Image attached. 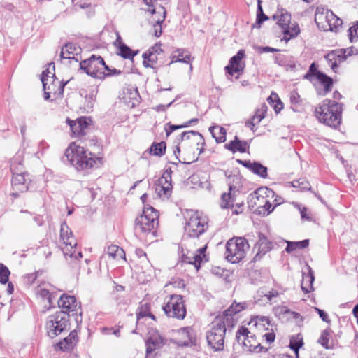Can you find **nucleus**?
Segmentation results:
<instances>
[{
    "label": "nucleus",
    "instance_id": "nucleus-30",
    "mask_svg": "<svg viewBox=\"0 0 358 358\" xmlns=\"http://www.w3.org/2000/svg\"><path fill=\"white\" fill-rule=\"evenodd\" d=\"M260 191L261 189H258L257 191H255L253 193L250 194V196L252 197V199L256 198L258 201L261 199V203H264V206L259 208V213L263 214L264 215H268L271 212H273V210L275 208V206L272 207L271 203L268 201L265 200L264 196L259 195Z\"/></svg>",
    "mask_w": 358,
    "mask_h": 358
},
{
    "label": "nucleus",
    "instance_id": "nucleus-44",
    "mask_svg": "<svg viewBox=\"0 0 358 358\" xmlns=\"http://www.w3.org/2000/svg\"><path fill=\"white\" fill-rule=\"evenodd\" d=\"M108 254L113 259H125V252L122 248L115 245H112L108 248Z\"/></svg>",
    "mask_w": 358,
    "mask_h": 358
},
{
    "label": "nucleus",
    "instance_id": "nucleus-40",
    "mask_svg": "<svg viewBox=\"0 0 358 358\" xmlns=\"http://www.w3.org/2000/svg\"><path fill=\"white\" fill-rule=\"evenodd\" d=\"M118 49L120 51L119 55L124 59H133L134 56L138 53V50L133 51L124 43H120L118 46Z\"/></svg>",
    "mask_w": 358,
    "mask_h": 358
},
{
    "label": "nucleus",
    "instance_id": "nucleus-13",
    "mask_svg": "<svg viewBox=\"0 0 358 358\" xmlns=\"http://www.w3.org/2000/svg\"><path fill=\"white\" fill-rule=\"evenodd\" d=\"M171 176L170 173H164L155 184V193L159 198L168 199L172 192Z\"/></svg>",
    "mask_w": 358,
    "mask_h": 358
},
{
    "label": "nucleus",
    "instance_id": "nucleus-34",
    "mask_svg": "<svg viewBox=\"0 0 358 358\" xmlns=\"http://www.w3.org/2000/svg\"><path fill=\"white\" fill-rule=\"evenodd\" d=\"M157 12L160 13H162V15L155 20V24H154L153 27L155 36L159 37L162 34V24L166 18V11L164 6L159 5L158 6Z\"/></svg>",
    "mask_w": 358,
    "mask_h": 358
},
{
    "label": "nucleus",
    "instance_id": "nucleus-16",
    "mask_svg": "<svg viewBox=\"0 0 358 358\" xmlns=\"http://www.w3.org/2000/svg\"><path fill=\"white\" fill-rule=\"evenodd\" d=\"M249 331L248 329L245 327H241L238 329L236 334V338L238 343H242L243 350L245 351L255 352L257 351L258 348H260V350L263 349V347L261 346L259 343L257 345H253L250 343V340L249 339Z\"/></svg>",
    "mask_w": 358,
    "mask_h": 358
},
{
    "label": "nucleus",
    "instance_id": "nucleus-14",
    "mask_svg": "<svg viewBox=\"0 0 358 358\" xmlns=\"http://www.w3.org/2000/svg\"><path fill=\"white\" fill-rule=\"evenodd\" d=\"M91 78L103 80L105 71H110L101 56L91 55Z\"/></svg>",
    "mask_w": 358,
    "mask_h": 358
},
{
    "label": "nucleus",
    "instance_id": "nucleus-61",
    "mask_svg": "<svg viewBox=\"0 0 358 358\" xmlns=\"http://www.w3.org/2000/svg\"><path fill=\"white\" fill-rule=\"evenodd\" d=\"M264 337L265 338L267 343H271L275 341V336L274 333L271 332L265 334Z\"/></svg>",
    "mask_w": 358,
    "mask_h": 358
},
{
    "label": "nucleus",
    "instance_id": "nucleus-12",
    "mask_svg": "<svg viewBox=\"0 0 358 358\" xmlns=\"http://www.w3.org/2000/svg\"><path fill=\"white\" fill-rule=\"evenodd\" d=\"M66 122L70 127L71 136L82 138L87 134L90 123L86 117L82 116L76 120L68 117Z\"/></svg>",
    "mask_w": 358,
    "mask_h": 358
},
{
    "label": "nucleus",
    "instance_id": "nucleus-9",
    "mask_svg": "<svg viewBox=\"0 0 358 358\" xmlns=\"http://www.w3.org/2000/svg\"><path fill=\"white\" fill-rule=\"evenodd\" d=\"M60 240L62 241L63 246L62 250L64 256H69L70 257H82V253L78 252V255L76 254L75 247L77 245V241L73 236L72 231L66 224V222H63L60 227Z\"/></svg>",
    "mask_w": 358,
    "mask_h": 358
},
{
    "label": "nucleus",
    "instance_id": "nucleus-50",
    "mask_svg": "<svg viewBox=\"0 0 358 358\" xmlns=\"http://www.w3.org/2000/svg\"><path fill=\"white\" fill-rule=\"evenodd\" d=\"M348 36L350 42L358 40V21L352 23V25L348 29Z\"/></svg>",
    "mask_w": 358,
    "mask_h": 358
},
{
    "label": "nucleus",
    "instance_id": "nucleus-35",
    "mask_svg": "<svg viewBox=\"0 0 358 358\" xmlns=\"http://www.w3.org/2000/svg\"><path fill=\"white\" fill-rule=\"evenodd\" d=\"M212 136L217 143H224L226 141V129L219 126H213L209 128Z\"/></svg>",
    "mask_w": 358,
    "mask_h": 358
},
{
    "label": "nucleus",
    "instance_id": "nucleus-46",
    "mask_svg": "<svg viewBox=\"0 0 358 358\" xmlns=\"http://www.w3.org/2000/svg\"><path fill=\"white\" fill-rule=\"evenodd\" d=\"M267 167L263 166L260 162H253V167L252 172L263 178H266L268 176Z\"/></svg>",
    "mask_w": 358,
    "mask_h": 358
},
{
    "label": "nucleus",
    "instance_id": "nucleus-17",
    "mask_svg": "<svg viewBox=\"0 0 358 358\" xmlns=\"http://www.w3.org/2000/svg\"><path fill=\"white\" fill-rule=\"evenodd\" d=\"M91 168H99L103 164L102 147L98 139L91 138Z\"/></svg>",
    "mask_w": 358,
    "mask_h": 358
},
{
    "label": "nucleus",
    "instance_id": "nucleus-58",
    "mask_svg": "<svg viewBox=\"0 0 358 358\" xmlns=\"http://www.w3.org/2000/svg\"><path fill=\"white\" fill-rule=\"evenodd\" d=\"M290 101L293 104H298V103H299L301 101V99H300V95L299 94V93L297 92L293 91L291 93V94H290Z\"/></svg>",
    "mask_w": 358,
    "mask_h": 358
},
{
    "label": "nucleus",
    "instance_id": "nucleus-33",
    "mask_svg": "<svg viewBox=\"0 0 358 358\" xmlns=\"http://www.w3.org/2000/svg\"><path fill=\"white\" fill-rule=\"evenodd\" d=\"M188 135H197L199 137V141H197L196 143L198 145H201V147L199 149V154H201L204 151V146H205V141L203 136L198 131H183L176 138V142L177 143H180V141H182L185 139V136Z\"/></svg>",
    "mask_w": 358,
    "mask_h": 358
},
{
    "label": "nucleus",
    "instance_id": "nucleus-55",
    "mask_svg": "<svg viewBox=\"0 0 358 358\" xmlns=\"http://www.w3.org/2000/svg\"><path fill=\"white\" fill-rule=\"evenodd\" d=\"M143 2L148 6L149 8L148 10V11L149 13H150L152 15H155L156 14L158 10V7L155 8V0H143Z\"/></svg>",
    "mask_w": 358,
    "mask_h": 358
},
{
    "label": "nucleus",
    "instance_id": "nucleus-56",
    "mask_svg": "<svg viewBox=\"0 0 358 358\" xmlns=\"http://www.w3.org/2000/svg\"><path fill=\"white\" fill-rule=\"evenodd\" d=\"M80 67L87 75H90V59L80 62Z\"/></svg>",
    "mask_w": 358,
    "mask_h": 358
},
{
    "label": "nucleus",
    "instance_id": "nucleus-24",
    "mask_svg": "<svg viewBox=\"0 0 358 358\" xmlns=\"http://www.w3.org/2000/svg\"><path fill=\"white\" fill-rule=\"evenodd\" d=\"M58 306L62 309L60 312H64L66 314L73 312L77 307V301L73 296L62 294L57 301Z\"/></svg>",
    "mask_w": 358,
    "mask_h": 358
},
{
    "label": "nucleus",
    "instance_id": "nucleus-36",
    "mask_svg": "<svg viewBox=\"0 0 358 358\" xmlns=\"http://www.w3.org/2000/svg\"><path fill=\"white\" fill-rule=\"evenodd\" d=\"M273 17L274 19H278L277 24L281 27L282 30L287 27L291 23V15L287 11L281 10L279 15L277 14Z\"/></svg>",
    "mask_w": 358,
    "mask_h": 358
},
{
    "label": "nucleus",
    "instance_id": "nucleus-21",
    "mask_svg": "<svg viewBox=\"0 0 358 358\" xmlns=\"http://www.w3.org/2000/svg\"><path fill=\"white\" fill-rule=\"evenodd\" d=\"M345 53V49H338L330 52L325 56L328 65L334 72H336L338 64L346 59Z\"/></svg>",
    "mask_w": 358,
    "mask_h": 358
},
{
    "label": "nucleus",
    "instance_id": "nucleus-19",
    "mask_svg": "<svg viewBox=\"0 0 358 358\" xmlns=\"http://www.w3.org/2000/svg\"><path fill=\"white\" fill-rule=\"evenodd\" d=\"M164 344V338L157 331L152 330L148 333L145 341L146 355L151 354L155 350L161 348Z\"/></svg>",
    "mask_w": 358,
    "mask_h": 358
},
{
    "label": "nucleus",
    "instance_id": "nucleus-54",
    "mask_svg": "<svg viewBox=\"0 0 358 358\" xmlns=\"http://www.w3.org/2000/svg\"><path fill=\"white\" fill-rule=\"evenodd\" d=\"M319 72L320 71L317 70L316 64L315 63H312L309 66L308 72L304 75L303 78L305 79H309L312 76H315L317 77V73Z\"/></svg>",
    "mask_w": 358,
    "mask_h": 358
},
{
    "label": "nucleus",
    "instance_id": "nucleus-26",
    "mask_svg": "<svg viewBox=\"0 0 358 358\" xmlns=\"http://www.w3.org/2000/svg\"><path fill=\"white\" fill-rule=\"evenodd\" d=\"M51 285L48 282H43L39 285L35 290L36 295L43 300H47L50 306L55 299L53 293L51 292Z\"/></svg>",
    "mask_w": 358,
    "mask_h": 358
},
{
    "label": "nucleus",
    "instance_id": "nucleus-52",
    "mask_svg": "<svg viewBox=\"0 0 358 358\" xmlns=\"http://www.w3.org/2000/svg\"><path fill=\"white\" fill-rule=\"evenodd\" d=\"M9 275L10 271L8 268L3 264H0V282L6 284L8 281Z\"/></svg>",
    "mask_w": 358,
    "mask_h": 358
},
{
    "label": "nucleus",
    "instance_id": "nucleus-32",
    "mask_svg": "<svg viewBox=\"0 0 358 358\" xmlns=\"http://www.w3.org/2000/svg\"><path fill=\"white\" fill-rule=\"evenodd\" d=\"M235 187L229 186V193H224L221 196L220 207L222 208H229L234 207L235 201Z\"/></svg>",
    "mask_w": 358,
    "mask_h": 358
},
{
    "label": "nucleus",
    "instance_id": "nucleus-5",
    "mask_svg": "<svg viewBox=\"0 0 358 358\" xmlns=\"http://www.w3.org/2000/svg\"><path fill=\"white\" fill-rule=\"evenodd\" d=\"M69 315L64 312H57L48 317L45 327L49 337L53 338L69 329Z\"/></svg>",
    "mask_w": 358,
    "mask_h": 358
},
{
    "label": "nucleus",
    "instance_id": "nucleus-51",
    "mask_svg": "<svg viewBox=\"0 0 358 358\" xmlns=\"http://www.w3.org/2000/svg\"><path fill=\"white\" fill-rule=\"evenodd\" d=\"M303 343L302 338L296 340L294 338L292 337L290 339L289 348L294 351L296 357H298L299 356V350L300 348L303 345Z\"/></svg>",
    "mask_w": 358,
    "mask_h": 358
},
{
    "label": "nucleus",
    "instance_id": "nucleus-60",
    "mask_svg": "<svg viewBox=\"0 0 358 358\" xmlns=\"http://www.w3.org/2000/svg\"><path fill=\"white\" fill-rule=\"evenodd\" d=\"M237 162L240 164H242L243 166L248 168L252 171L253 167V162H251L250 160L241 159H237Z\"/></svg>",
    "mask_w": 358,
    "mask_h": 358
},
{
    "label": "nucleus",
    "instance_id": "nucleus-63",
    "mask_svg": "<svg viewBox=\"0 0 358 358\" xmlns=\"http://www.w3.org/2000/svg\"><path fill=\"white\" fill-rule=\"evenodd\" d=\"M257 320L256 322L257 323L262 322L264 325V323H266L268 325H269V324H270L269 318L267 317H265V316H257Z\"/></svg>",
    "mask_w": 358,
    "mask_h": 358
},
{
    "label": "nucleus",
    "instance_id": "nucleus-8",
    "mask_svg": "<svg viewBox=\"0 0 358 358\" xmlns=\"http://www.w3.org/2000/svg\"><path fill=\"white\" fill-rule=\"evenodd\" d=\"M162 309L169 317L178 320H183L187 313L184 300L181 295H171Z\"/></svg>",
    "mask_w": 358,
    "mask_h": 358
},
{
    "label": "nucleus",
    "instance_id": "nucleus-29",
    "mask_svg": "<svg viewBox=\"0 0 358 358\" xmlns=\"http://www.w3.org/2000/svg\"><path fill=\"white\" fill-rule=\"evenodd\" d=\"M171 62L169 64V65H171L173 63L175 62H182L185 64H189L190 63V59H191V55L185 49H177L175 50L171 56Z\"/></svg>",
    "mask_w": 358,
    "mask_h": 358
},
{
    "label": "nucleus",
    "instance_id": "nucleus-57",
    "mask_svg": "<svg viewBox=\"0 0 358 358\" xmlns=\"http://www.w3.org/2000/svg\"><path fill=\"white\" fill-rule=\"evenodd\" d=\"M315 310L317 311V313H318V315H320V317L322 319V321L327 322V323H329L330 322V320L329 319V316L327 315V313L323 310H321L318 308H315Z\"/></svg>",
    "mask_w": 358,
    "mask_h": 358
},
{
    "label": "nucleus",
    "instance_id": "nucleus-10",
    "mask_svg": "<svg viewBox=\"0 0 358 358\" xmlns=\"http://www.w3.org/2000/svg\"><path fill=\"white\" fill-rule=\"evenodd\" d=\"M11 171L13 172L12 186L16 192H13L15 197L18 196V192H25L29 190L30 187V178L26 172L21 171L14 164H11Z\"/></svg>",
    "mask_w": 358,
    "mask_h": 358
},
{
    "label": "nucleus",
    "instance_id": "nucleus-15",
    "mask_svg": "<svg viewBox=\"0 0 358 358\" xmlns=\"http://www.w3.org/2000/svg\"><path fill=\"white\" fill-rule=\"evenodd\" d=\"M179 338L177 344L182 347L196 345V339L194 330L191 327H182L178 331Z\"/></svg>",
    "mask_w": 358,
    "mask_h": 358
},
{
    "label": "nucleus",
    "instance_id": "nucleus-11",
    "mask_svg": "<svg viewBox=\"0 0 358 358\" xmlns=\"http://www.w3.org/2000/svg\"><path fill=\"white\" fill-rule=\"evenodd\" d=\"M207 228V223L203 218L197 215L192 216L185 227V231L189 237H199Z\"/></svg>",
    "mask_w": 358,
    "mask_h": 358
},
{
    "label": "nucleus",
    "instance_id": "nucleus-23",
    "mask_svg": "<svg viewBox=\"0 0 358 358\" xmlns=\"http://www.w3.org/2000/svg\"><path fill=\"white\" fill-rule=\"evenodd\" d=\"M77 342V333L74 330L71 331L69 336L64 338L63 341L56 343L54 348L56 351L69 352L74 348Z\"/></svg>",
    "mask_w": 358,
    "mask_h": 358
},
{
    "label": "nucleus",
    "instance_id": "nucleus-18",
    "mask_svg": "<svg viewBox=\"0 0 358 358\" xmlns=\"http://www.w3.org/2000/svg\"><path fill=\"white\" fill-rule=\"evenodd\" d=\"M325 20L329 29L331 31H338L343 24V20L337 17L331 10H327L325 13L316 14L315 20Z\"/></svg>",
    "mask_w": 358,
    "mask_h": 358
},
{
    "label": "nucleus",
    "instance_id": "nucleus-7",
    "mask_svg": "<svg viewBox=\"0 0 358 358\" xmlns=\"http://www.w3.org/2000/svg\"><path fill=\"white\" fill-rule=\"evenodd\" d=\"M65 156L78 171L87 169L90 159L86 155V150L83 146L72 143L65 151Z\"/></svg>",
    "mask_w": 358,
    "mask_h": 358
},
{
    "label": "nucleus",
    "instance_id": "nucleus-38",
    "mask_svg": "<svg viewBox=\"0 0 358 358\" xmlns=\"http://www.w3.org/2000/svg\"><path fill=\"white\" fill-rule=\"evenodd\" d=\"M317 79L324 87V94L331 90L333 85V80L329 76L322 72L317 73Z\"/></svg>",
    "mask_w": 358,
    "mask_h": 358
},
{
    "label": "nucleus",
    "instance_id": "nucleus-22",
    "mask_svg": "<svg viewBox=\"0 0 358 358\" xmlns=\"http://www.w3.org/2000/svg\"><path fill=\"white\" fill-rule=\"evenodd\" d=\"M245 56V51L239 50L236 55L233 56L227 66H225L226 72L233 76L236 73L243 71V68L241 66V60Z\"/></svg>",
    "mask_w": 358,
    "mask_h": 358
},
{
    "label": "nucleus",
    "instance_id": "nucleus-59",
    "mask_svg": "<svg viewBox=\"0 0 358 358\" xmlns=\"http://www.w3.org/2000/svg\"><path fill=\"white\" fill-rule=\"evenodd\" d=\"M146 52H152L154 55H159L163 52V50L161 48L160 45L155 44V45L149 48V50Z\"/></svg>",
    "mask_w": 358,
    "mask_h": 358
},
{
    "label": "nucleus",
    "instance_id": "nucleus-64",
    "mask_svg": "<svg viewBox=\"0 0 358 358\" xmlns=\"http://www.w3.org/2000/svg\"><path fill=\"white\" fill-rule=\"evenodd\" d=\"M36 275L35 273H29L25 276V279L27 280V282L30 284L33 283L34 282V280H36Z\"/></svg>",
    "mask_w": 358,
    "mask_h": 358
},
{
    "label": "nucleus",
    "instance_id": "nucleus-45",
    "mask_svg": "<svg viewBox=\"0 0 358 358\" xmlns=\"http://www.w3.org/2000/svg\"><path fill=\"white\" fill-rule=\"evenodd\" d=\"M331 330L329 328L324 329L317 341V342L325 349H331V348L329 345V338L331 334Z\"/></svg>",
    "mask_w": 358,
    "mask_h": 358
},
{
    "label": "nucleus",
    "instance_id": "nucleus-27",
    "mask_svg": "<svg viewBox=\"0 0 358 358\" xmlns=\"http://www.w3.org/2000/svg\"><path fill=\"white\" fill-rule=\"evenodd\" d=\"M308 273H303V278L301 280V287L304 293L310 292L313 288V283L315 280L314 272L310 266L306 265Z\"/></svg>",
    "mask_w": 358,
    "mask_h": 358
},
{
    "label": "nucleus",
    "instance_id": "nucleus-25",
    "mask_svg": "<svg viewBox=\"0 0 358 358\" xmlns=\"http://www.w3.org/2000/svg\"><path fill=\"white\" fill-rule=\"evenodd\" d=\"M123 94L122 99L128 107L134 108L140 103L141 96L137 88H126Z\"/></svg>",
    "mask_w": 358,
    "mask_h": 358
},
{
    "label": "nucleus",
    "instance_id": "nucleus-62",
    "mask_svg": "<svg viewBox=\"0 0 358 358\" xmlns=\"http://www.w3.org/2000/svg\"><path fill=\"white\" fill-rule=\"evenodd\" d=\"M257 124L252 118L247 120L245 123V127L250 128L252 131H255V125Z\"/></svg>",
    "mask_w": 358,
    "mask_h": 358
},
{
    "label": "nucleus",
    "instance_id": "nucleus-6",
    "mask_svg": "<svg viewBox=\"0 0 358 358\" xmlns=\"http://www.w3.org/2000/svg\"><path fill=\"white\" fill-rule=\"evenodd\" d=\"M52 67L53 71L55 70L54 63L49 64L48 69L43 71L41 76V82L43 83V90H50L52 92V94L57 98L63 94L64 88L68 83L69 80L59 81L55 76V73H52L50 71V68Z\"/></svg>",
    "mask_w": 358,
    "mask_h": 358
},
{
    "label": "nucleus",
    "instance_id": "nucleus-47",
    "mask_svg": "<svg viewBox=\"0 0 358 358\" xmlns=\"http://www.w3.org/2000/svg\"><path fill=\"white\" fill-rule=\"evenodd\" d=\"M203 257L201 256V254L192 253L191 256L186 257L184 258L183 261L185 262H187L190 264H194L195 268L199 270L200 268L201 262L203 260Z\"/></svg>",
    "mask_w": 358,
    "mask_h": 358
},
{
    "label": "nucleus",
    "instance_id": "nucleus-49",
    "mask_svg": "<svg viewBox=\"0 0 358 358\" xmlns=\"http://www.w3.org/2000/svg\"><path fill=\"white\" fill-rule=\"evenodd\" d=\"M267 111V106L266 104H263L260 108H258L255 114L251 117L257 124H259L262 120L266 117Z\"/></svg>",
    "mask_w": 358,
    "mask_h": 358
},
{
    "label": "nucleus",
    "instance_id": "nucleus-3",
    "mask_svg": "<svg viewBox=\"0 0 358 358\" xmlns=\"http://www.w3.org/2000/svg\"><path fill=\"white\" fill-rule=\"evenodd\" d=\"M248 248L249 244L245 238H232L226 244L225 258L232 264L238 263L245 257Z\"/></svg>",
    "mask_w": 358,
    "mask_h": 358
},
{
    "label": "nucleus",
    "instance_id": "nucleus-37",
    "mask_svg": "<svg viewBox=\"0 0 358 358\" xmlns=\"http://www.w3.org/2000/svg\"><path fill=\"white\" fill-rule=\"evenodd\" d=\"M284 35L282 40L286 42L289 41L291 38L296 37L300 32V29L297 24H290L282 30Z\"/></svg>",
    "mask_w": 358,
    "mask_h": 358
},
{
    "label": "nucleus",
    "instance_id": "nucleus-31",
    "mask_svg": "<svg viewBox=\"0 0 358 358\" xmlns=\"http://www.w3.org/2000/svg\"><path fill=\"white\" fill-rule=\"evenodd\" d=\"M78 50L76 45L72 43H66L61 50L60 57L62 59H73L78 62L74 55H77L76 52Z\"/></svg>",
    "mask_w": 358,
    "mask_h": 358
},
{
    "label": "nucleus",
    "instance_id": "nucleus-2",
    "mask_svg": "<svg viewBox=\"0 0 358 358\" xmlns=\"http://www.w3.org/2000/svg\"><path fill=\"white\" fill-rule=\"evenodd\" d=\"M343 104L335 100L324 99L321 105L316 108L315 115L320 122L324 124L336 128L341 124Z\"/></svg>",
    "mask_w": 358,
    "mask_h": 358
},
{
    "label": "nucleus",
    "instance_id": "nucleus-1",
    "mask_svg": "<svg viewBox=\"0 0 358 358\" xmlns=\"http://www.w3.org/2000/svg\"><path fill=\"white\" fill-rule=\"evenodd\" d=\"M246 307L245 303H233L230 307L223 312V314L217 317L213 322L210 330L206 333L208 344L215 351H221L224 349V336L227 328L233 327L235 320L233 316Z\"/></svg>",
    "mask_w": 358,
    "mask_h": 358
},
{
    "label": "nucleus",
    "instance_id": "nucleus-42",
    "mask_svg": "<svg viewBox=\"0 0 358 358\" xmlns=\"http://www.w3.org/2000/svg\"><path fill=\"white\" fill-rule=\"evenodd\" d=\"M309 241L308 239H304L301 241L297 242H291L288 241L287 247L285 248V251L288 253L296 250V249H303L308 246Z\"/></svg>",
    "mask_w": 358,
    "mask_h": 358
},
{
    "label": "nucleus",
    "instance_id": "nucleus-43",
    "mask_svg": "<svg viewBox=\"0 0 358 358\" xmlns=\"http://www.w3.org/2000/svg\"><path fill=\"white\" fill-rule=\"evenodd\" d=\"M288 184L294 188L299 189L301 191L311 190V185L310 182L305 178L294 180L292 182H289Z\"/></svg>",
    "mask_w": 358,
    "mask_h": 358
},
{
    "label": "nucleus",
    "instance_id": "nucleus-53",
    "mask_svg": "<svg viewBox=\"0 0 358 358\" xmlns=\"http://www.w3.org/2000/svg\"><path fill=\"white\" fill-rule=\"evenodd\" d=\"M181 128H185V126H182V124H180V125L171 124L170 122L167 123L165 125V128H164L165 131H166V136H169L175 130L181 129Z\"/></svg>",
    "mask_w": 358,
    "mask_h": 358
},
{
    "label": "nucleus",
    "instance_id": "nucleus-4",
    "mask_svg": "<svg viewBox=\"0 0 358 358\" xmlns=\"http://www.w3.org/2000/svg\"><path fill=\"white\" fill-rule=\"evenodd\" d=\"M158 212L152 206H144L143 214L135 221V233L151 232L158 224Z\"/></svg>",
    "mask_w": 358,
    "mask_h": 358
},
{
    "label": "nucleus",
    "instance_id": "nucleus-48",
    "mask_svg": "<svg viewBox=\"0 0 358 358\" xmlns=\"http://www.w3.org/2000/svg\"><path fill=\"white\" fill-rule=\"evenodd\" d=\"M260 3H261V1L259 0L256 22H255V24H254L252 25V28L259 27L262 22H264V21H266L268 19V17L264 13Z\"/></svg>",
    "mask_w": 358,
    "mask_h": 358
},
{
    "label": "nucleus",
    "instance_id": "nucleus-39",
    "mask_svg": "<svg viewBox=\"0 0 358 358\" xmlns=\"http://www.w3.org/2000/svg\"><path fill=\"white\" fill-rule=\"evenodd\" d=\"M166 148V143L164 141L153 143L149 148V152L152 155L162 157L165 154Z\"/></svg>",
    "mask_w": 358,
    "mask_h": 358
},
{
    "label": "nucleus",
    "instance_id": "nucleus-20",
    "mask_svg": "<svg viewBox=\"0 0 358 358\" xmlns=\"http://www.w3.org/2000/svg\"><path fill=\"white\" fill-rule=\"evenodd\" d=\"M257 252L253 257L254 262L259 261L263 256L272 249V243L263 234H259V241L255 246Z\"/></svg>",
    "mask_w": 358,
    "mask_h": 358
},
{
    "label": "nucleus",
    "instance_id": "nucleus-41",
    "mask_svg": "<svg viewBox=\"0 0 358 358\" xmlns=\"http://www.w3.org/2000/svg\"><path fill=\"white\" fill-rule=\"evenodd\" d=\"M158 55H154L152 52H144L142 55L143 58V66L145 67H150L152 69H155V64H157L158 57Z\"/></svg>",
    "mask_w": 358,
    "mask_h": 358
},
{
    "label": "nucleus",
    "instance_id": "nucleus-28",
    "mask_svg": "<svg viewBox=\"0 0 358 358\" xmlns=\"http://www.w3.org/2000/svg\"><path fill=\"white\" fill-rule=\"evenodd\" d=\"M224 147L233 153L236 152L243 153L249 148L247 141H240L237 136H235L234 139L231 141L229 143L225 144Z\"/></svg>",
    "mask_w": 358,
    "mask_h": 358
}]
</instances>
